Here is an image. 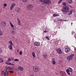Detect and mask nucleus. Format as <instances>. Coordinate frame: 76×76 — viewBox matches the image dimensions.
Instances as JSON below:
<instances>
[{"instance_id":"nucleus-1","label":"nucleus","mask_w":76,"mask_h":76,"mask_svg":"<svg viewBox=\"0 0 76 76\" xmlns=\"http://www.w3.org/2000/svg\"><path fill=\"white\" fill-rule=\"evenodd\" d=\"M69 7L68 6H65L63 7L61 11L64 13H67L69 12Z\"/></svg>"},{"instance_id":"nucleus-2","label":"nucleus","mask_w":76,"mask_h":76,"mask_svg":"<svg viewBox=\"0 0 76 76\" xmlns=\"http://www.w3.org/2000/svg\"><path fill=\"white\" fill-rule=\"evenodd\" d=\"M75 56V54H71L70 56H68L66 58L68 61H70V60H73V58L74 56Z\"/></svg>"},{"instance_id":"nucleus-3","label":"nucleus","mask_w":76,"mask_h":76,"mask_svg":"<svg viewBox=\"0 0 76 76\" xmlns=\"http://www.w3.org/2000/svg\"><path fill=\"white\" fill-rule=\"evenodd\" d=\"M66 72L69 75H70V73L71 74L72 73V69L71 68H69L68 69L66 70Z\"/></svg>"},{"instance_id":"nucleus-4","label":"nucleus","mask_w":76,"mask_h":76,"mask_svg":"<svg viewBox=\"0 0 76 76\" xmlns=\"http://www.w3.org/2000/svg\"><path fill=\"white\" fill-rule=\"evenodd\" d=\"M33 70L35 73H37V72H39V68L37 66H34L33 67Z\"/></svg>"},{"instance_id":"nucleus-5","label":"nucleus","mask_w":76,"mask_h":76,"mask_svg":"<svg viewBox=\"0 0 76 76\" xmlns=\"http://www.w3.org/2000/svg\"><path fill=\"white\" fill-rule=\"evenodd\" d=\"M43 3L48 5H50L51 3V1L50 0H44Z\"/></svg>"},{"instance_id":"nucleus-6","label":"nucleus","mask_w":76,"mask_h":76,"mask_svg":"<svg viewBox=\"0 0 76 76\" xmlns=\"http://www.w3.org/2000/svg\"><path fill=\"white\" fill-rule=\"evenodd\" d=\"M33 7V6L31 5H29L27 6V9L30 10H32V9Z\"/></svg>"},{"instance_id":"nucleus-7","label":"nucleus","mask_w":76,"mask_h":76,"mask_svg":"<svg viewBox=\"0 0 76 76\" xmlns=\"http://www.w3.org/2000/svg\"><path fill=\"white\" fill-rule=\"evenodd\" d=\"M70 50V49L69 48H67L65 49V53H69Z\"/></svg>"},{"instance_id":"nucleus-8","label":"nucleus","mask_w":76,"mask_h":76,"mask_svg":"<svg viewBox=\"0 0 76 76\" xmlns=\"http://www.w3.org/2000/svg\"><path fill=\"white\" fill-rule=\"evenodd\" d=\"M58 54H62V51H61V50L60 48H58L56 50Z\"/></svg>"},{"instance_id":"nucleus-9","label":"nucleus","mask_w":76,"mask_h":76,"mask_svg":"<svg viewBox=\"0 0 76 76\" xmlns=\"http://www.w3.org/2000/svg\"><path fill=\"white\" fill-rule=\"evenodd\" d=\"M1 25L2 27H5L6 26V23L5 21H3L1 23Z\"/></svg>"},{"instance_id":"nucleus-10","label":"nucleus","mask_w":76,"mask_h":76,"mask_svg":"<svg viewBox=\"0 0 76 76\" xmlns=\"http://www.w3.org/2000/svg\"><path fill=\"white\" fill-rule=\"evenodd\" d=\"M15 3L12 4V5L10 7V10H12L13 8L15 7Z\"/></svg>"},{"instance_id":"nucleus-11","label":"nucleus","mask_w":76,"mask_h":76,"mask_svg":"<svg viewBox=\"0 0 76 76\" xmlns=\"http://www.w3.org/2000/svg\"><path fill=\"white\" fill-rule=\"evenodd\" d=\"M34 44L35 46H38L40 45V42H36L34 43Z\"/></svg>"},{"instance_id":"nucleus-12","label":"nucleus","mask_w":76,"mask_h":76,"mask_svg":"<svg viewBox=\"0 0 76 76\" xmlns=\"http://www.w3.org/2000/svg\"><path fill=\"white\" fill-rule=\"evenodd\" d=\"M18 70H20V71H23V68L20 66H18Z\"/></svg>"},{"instance_id":"nucleus-13","label":"nucleus","mask_w":76,"mask_h":76,"mask_svg":"<svg viewBox=\"0 0 76 76\" xmlns=\"http://www.w3.org/2000/svg\"><path fill=\"white\" fill-rule=\"evenodd\" d=\"M17 20L18 21V23L19 25L20 26L21 25V24H20V21L19 20V19L18 18H17Z\"/></svg>"},{"instance_id":"nucleus-14","label":"nucleus","mask_w":76,"mask_h":76,"mask_svg":"<svg viewBox=\"0 0 76 76\" xmlns=\"http://www.w3.org/2000/svg\"><path fill=\"white\" fill-rule=\"evenodd\" d=\"M12 45H9L8 46V48H9L10 50H11L13 49V47L12 46Z\"/></svg>"},{"instance_id":"nucleus-15","label":"nucleus","mask_w":76,"mask_h":76,"mask_svg":"<svg viewBox=\"0 0 76 76\" xmlns=\"http://www.w3.org/2000/svg\"><path fill=\"white\" fill-rule=\"evenodd\" d=\"M32 56H33V57L34 58H35V53L34 52H33L32 53Z\"/></svg>"},{"instance_id":"nucleus-16","label":"nucleus","mask_w":76,"mask_h":76,"mask_svg":"<svg viewBox=\"0 0 76 76\" xmlns=\"http://www.w3.org/2000/svg\"><path fill=\"white\" fill-rule=\"evenodd\" d=\"M9 43L10 45H12V46H13V43L12 42V41H10L9 42Z\"/></svg>"},{"instance_id":"nucleus-17","label":"nucleus","mask_w":76,"mask_h":76,"mask_svg":"<svg viewBox=\"0 0 76 76\" xmlns=\"http://www.w3.org/2000/svg\"><path fill=\"white\" fill-rule=\"evenodd\" d=\"M11 32L12 34L13 35H14L16 34V32L14 31H11Z\"/></svg>"},{"instance_id":"nucleus-18","label":"nucleus","mask_w":76,"mask_h":76,"mask_svg":"<svg viewBox=\"0 0 76 76\" xmlns=\"http://www.w3.org/2000/svg\"><path fill=\"white\" fill-rule=\"evenodd\" d=\"M3 35V31L0 29V36H2Z\"/></svg>"},{"instance_id":"nucleus-19","label":"nucleus","mask_w":76,"mask_h":76,"mask_svg":"<svg viewBox=\"0 0 76 76\" xmlns=\"http://www.w3.org/2000/svg\"><path fill=\"white\" fill-rule=\"evenodd\" d=\"M53 17H56V16H59V15L58 14H54L53 15Z\"/></svg>"},{"instance_id":"nucleus-20","label":"nucleus","mask_w":76,"mask_h":76,"mask_svg":"<svg viewBox=\"0 0 76 76\" xmlns=\"http://www.w3.org/2000/svg\"><path fill=\"white\" fill-rule=\"evenodd\" d=\"M4 76H8V74H7V72H4Z\"/></svg>"},{"instance_id":"nucleus-21","label":"nucleus","mask_w":76,"mask_h":76,"mask_svg":"<svg viewBox=\"0 0 76 76\" xmlns=\"http://www.w3.org/2000/svg\"><path fill=\"white\" fill-rule=\"evenodd\" d=\"M10 25L11 27H12V28H13V27H14V26H13V25L12 23V22H11V21L10 22Z\"/></svg>"},{"instance_id":"nucleus-22","label":"nucleus","mask_w":76,"mask_h":76,"mask_svg":"<svg viewBox=\"0 0 76 76\" xmlns=\"http://www.w3.org/2000/svg\"><path fill=\"white\" fill-rule=\"evenodd\" d=\"M68 3L69 4H72L73 3V1L72 0H68Z\"/></svg>"},{"instance_id":"nucleus-23","label":"nucleus","mask_w":76,"mask_h":76,"mask_svg":"<svg viewBox=\"0 0 76 76\" xmlns=\"http://www.w3.org/2000/svg\"><path fill=\"white\" fill-rule=\"evenodd\" d=\"M72 11H70L68 13V15H72Z\"/></svg>"},{"instance_id":"nucleus-24","label":"nucleus","mask_w":76,"mask_h":76,"mask_svg":"<svg viewBox=\"0 0 76 76\" xmlns=\"http://www.w3.org/2000/svg\"><path fill=\"white\" fill-rule=\"evenodd\" d=\"M3 58H0V63H3Z\"/></svg>"},{"instance_id":"nucleus-25","label":"nucleus","mask_w":76,"mask_h":76,"mask_svg":"<svg viewBox=\"0 0 76 76\" xmlns=\"http://www.w3.org/2000/svg\"><path fill=\"white\" fill-rule=\"evenodd\" d=\"M52 63L53 64H56V61H55V60H53L52 61Z\"/></svg>"},{"instance_id":"nucleus-26","label":"nucleus","mask_w":76,"mask_h":76,"mask_svg":"<svg viewBox=\"0 0 76 76\" xmlns=\"http://www.w3.org/2000/svg\"><path fill=\"white\" fill-rule=\"evenodd\" d=\"M8 64H9V65H12V66H15V64H11V63L10 62Z\"/></svg>"},{"instance_id":"nucleus-27","label":"nucleus","mask_w":76,"mask_h":76,"mask_svg":"<svg viewBox=\"0 0 76 76\" xmlns=\"http://www.w3.org/2000/svg\"><path fill=\"white\" fill-rule=\"evenodd\" d=\"M43 56L44 57V58H47V57H48L47 55L45 54L43 55Z\"/></svg>"},{"instance_id":"nucleus-28","label":"nucleus","mask_w":76,"mask_h":76,"mask_svg":"<svg viewBox=\"0 0 76 76\" xmlns=\"http://www.w3.org/2000/svg\"><path fill=\"white\" fill-rule=\"evenodd\" d=\"M28 0H23V2H24V3H26L28 2Z\"/></svg>"},{"instance_id":"nucleus-29","label":"nucleus","mask_w":76,"mask_h":76,"mask_svg":"<svg viewBox=\"0 0 76 76\" xmlns=\"http://www.w3.org/2000/svg\"><path fill=\"white\" fill-rule=\"evenodd\" d=\"M10 67H8V68H7L6 69V71H7V70H10Z\"/></svg>"},{"instance_id":"nucleus-30","label":"nucleus","mask_w":76,"mask_h":76,"mask_svg":"<svg viewBox=\"0 0 76 76\" xmlns=\"http://www.w3.org/2000/svg\"><path fill=\"white\" fill-rule=\"evenodd\" d=\"M19 59H15V60H14V61H19Z\"/></svg>"},{"instance_id":"nucleus-31","label":"nucleus","mask_w":76,"mask_h":76,"mask_svg":"<svg viewBox=\"0 0 76 76\" xmlns=\"http://www.w3.org/2000/svg\"><path fill=\"white\" fill-rule=\"evenodd\" d=\"M45 38H46V39L48 40V41H49V40H50V38L48 37L47 36H46L45 37Z\"/></svg>"},{"instance_id":"nucleus-32","label":"nucleus","mask_w":76,"mask_h":76,"mask_svg":"<svg viewBox=\"0 0 76 76\" xmlns=\"http://www.w3.org/2000/svg\"><path fill=\"white\" fill-rule=\"evenodd\" d=\"M9 72L10 73H14V72H13V71L11 70L9 71Z\"/></svg>"},{"instance_id":"nucleus-33","label":"nucleus","mask_w":76,"mask_h":76,"mask_svg":"<svg viewBox=\"0 0 76 76\" xmlns=\"http://www.w3.org/2000/svg\"><path fill=\"white\" fill-rule=\"evenodd\" d=\"M4 7H6L7 6V4L6 3H4Z\"/></svg>"},{"instance_id":"nucleus-34","label":"nucleus","mask_w":76,"mask_h":76,"mask_svg":"<svg viewBox=\"0 0 76 76\" xmlns=\"http://www.w3.org/2000/svg\"><path fill=\"white\" fill-rule=\"evenodd\" d=\"M2 53V49L0 48V53Z\"/></svg>"},{"instance_id":"nucleus-35","label":"nucleus","mask_w":76,"mask_h":76,"mask_svg":"<svg viewBox=\"0 0 76 76\" xmlns=\"http://www.w3.org/2000/svg\"><path fill=\"white\" fill-rule=\"evenodd\" d=\"M39 1L40 2H43V3L44 2V0H39Z\"/></svg>"},{"instance_id":"nucleus-36","label":"nucleus","mask_w":76,"mask_h":76,"mask_svg":"<svg viewBox=\"0 0 76 76\" xmlns=\"http://www.w3.org/2000/svg\"><path fill=\"white\" fill-rule=\"evenodd\" d=\"M19 54L20 55H21V54H22V51H20V52Z\"/></svg>"},{"instance_id":"nucleus-37","label":"nucleus","mask_w":76,"mask_h":76,"mask_svg":"<svg viewBox=\"0 0 76 76\" xmlns=\"http://www.w3.org/2000/svg\"><path fill=\"white\" fill-rule=\"evenodd\" d=\"M8 61H12V59L11 58H9L8 59Z\"/></svg>"},{"instance_id":"nucleus-38","label":"nucleus","mask_w":76,"mask_h":76,"mask_svg":"<svg viewBox=\"0 0 76 76\" xmlns=\"http://www.w3.org/2000/svg\"><path fill=\"white\" fill-rule=\"evenodd\" d=\"M62 1H63V0H60L58 2V4H59V3H60Z\"/></svg>"},{"instance_id":"nucleus-39","label":"nucleus","mask_w":76,"mask_h":76,"mask_svg":"<svg viewBox=\"0 0 76 76\" xmlns=\"http://www.w3.org/2000/svg\"><path fill=\"white\" fill-rule=\"evenodd\" d=\"M63 5H64V6H66V4L65 3H63Z\"/></svg>"},{"instance_id":"nucleus-40","label":"nucleus","mask_w":76,"mask_h":76,"mask_svg":"<svg viewBox=\"0 0 76 76\" xmlns=\"http://www.w3.org/2000/svg\"><path fill=\"white\" fill-rule=\"evenodd\" d=\"M1 74L2 75H4V71H2V72H1Z\"/></svg>"},{"instance_id":"nucleus-41","label":"nucleus","mask_w":76,"mask_h":76,"mask_svg":"<svg viewBox=\"0 0 76 76\" xmlns=\"http://www.w3.org/2000/svg\"><path fill=\"white\" fill-rule=\"evenodd\" d=\"M17 9H18V12H19V10H20V8H17Z\"/></svg>"},{"instance_id":"nucleus-42","label":"nucleus","mask_w":76,"mask_h":76,"mask_svg":"<svg viewBox=\"0 0 76 76\" xmlns=\"http://www.w3.org/2000/svg\"><path fill=\"white\" fill-rule=\"evenodd\" d=\"M11 58L12 61H13V60H14V58L12 57H11Z\"/></svg>"},{"instance_id":"nucleus-43","label":"nucleus","mask_w":76,"mask_h":76,"mask_svg":"<svg viewBox=\"0 0 76 76\" xmlns=\"http://www.w3.org/2000/svg\"><path fill=\"white\" fill-rule=\"evenodd\" d=\"M43 32H45V33H47V31H44Z\"/></svg>"},{"instance_id":"nucleus-44","label":"nucleus","mask_w":76,"mask_h":76,"mask_svg":"<svg viewBox=\"0 0 76 76\" xmlns=\"http://www.w3.org/2000/svg\"><path fill=\"white\" fill-rule=\"evenodd\" d=\"M60 20H61V19H59L58 20V21H60Z\"/></svg>"},{"instance_id":"nucleus-45","label":"nucleus","mask_w":76,"mask_h":76,"mask_svg":"<svg viewBox=\"0 0 76 76\" xmlns=\"http://www.w3.org/2000/svg\"><path fill=\"white\" fill-rule=\"evenodd\" d=\"M17 52H18V53H19V50H18Z\"/></svg>"},{"instance_id":"nucleus-46","label":"nucleus","mask_w":76,"mask_h":76,"mask_svg":"<svg viewBox=\"0 0 76 76\" xmlns=\"http://www.w3.org/2000/svg\"><path fill=\"white\" fill-rule=\"evenodd\" d=\"M30 76H34V75H31Z\"/></svg>"},{"instance_id":"nucleus-47","label":"nucleus","mask_w":76,"mask_h":76,"mask_svg":"<svg viewBox=\"0 0 76 76\" xmlns=\"http://www.w3.org/2000/svg\"><path fill=\"white\" fill-rule=\"evenodd\" d=\"M11 1H15V0H11Z\"/></svg>"},{"instance_id":"nucleus-48","label":"nucleus","mask_w":76,"mask_h":76,"mask_svg":"<svg viewBox=\"0 0 76 76\" xmlns=\"http://www.w3.org/2000/svg\"><path fill=\"white\" fill-rule=\"evenodd\" d=\"M12 16H13V15H12Z\"/></svg>"},{"instance_id":"nucleus-49","label":"nucleus","mask_w":76,"mask_h":76,"mask_svg":"<svg viewBox=\"0 0 76 76\" xmlns=\"http://www.w3.org/2000/svg\"><path fill=\"white\" fill-rule=\"evenodd\" d=\"M59 28H60V27H59Z\"/></svg>"},{"instance_id":"nucleus-50","label":"nucleus","mask_w":76,"mask_h":76,"mask_svg":"<svg viewBox=\"0 0 76 76\" xmlns=\"http://www.w3.org/2000/svg\"><path fill=\"white\" fill-rule=\"evenodd\" d=\"M33 0V1H34V0Z\"/></svg>"}]
</instances>
